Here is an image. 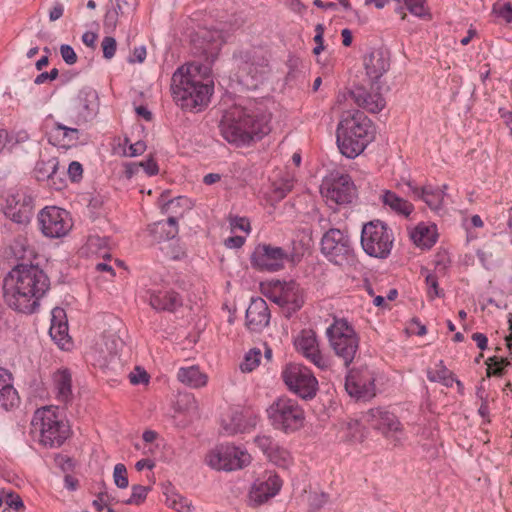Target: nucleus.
<instances>
[{
  "label": "nucleus",
  "mask_w": 512,
  "mask_h": 512,
  "mask_svg": "<svg viewBox=\"0 0 512 512\" xmlns=\"http://www.w3.org/2000/svg\"><path fill=\"white\" fill-rule=\"evenodd\" d=\"M472 339L476 342L479 349L485 350L487 348L488 339L485 334L476 332L472 335Z\"/></svg>",
  "instance_id": "nucleus-63"
},
{
  "label": "nucleus",
  "mask_w": 512,
  "mask_h": 512,
  "mask_svg": "<svg viewBox=\"0 0 512 512\" xmlns=\"http://www.w3.org/2000/svg\"><path fill=\"white\" fill-rule=\"evenodd\" d=\"M171 92L174 102L181 109L199 111L208 105L213 85L201 81L198 65L187 64L173 73Z\"/></svg>",
  "instance_id": "nucleus-3"
},
{
  "label": "nucleus",
  "mask_w": 512,
  "mask_h": 512,
  "mask_svg": "<svg viewBox=\"0 0 512 512\" xmlns=\"http://www.w3.org/2000/svg\"><path fill=\"white\" fill-rule=\"evenodd\" d=\"M288 389L302 399H312L318 390V381L313 373L300 364H289L282 371Z\"/></svg>",
  "instance_id": "nucleus-10"
},
{
  "label": "nucleus",
  "mask_w": 512,
  "mask_h": 512,
  "mask_svg": "<svg viewBox=\"0 0 512 512\" xmlns=\"http://www.w3.org/2000/svg\"><path fill=\"white\" fill-rule=\"evenodd\" d=\"M19 402V396L12 383L9 370L0 367V408L9 410Z\"/></svg>",
  "instance_id": "nucleus-28"
},
{
  "label": "nucleus",
  "mask_w": 512,
  "mask_h": 512,
  "mask_svg": "<svg viewBox=\"0 0 512 512\" xmlns=\"http://www.w3.org/2000/svg\"><path fill=\"white\" fill-rule=\"evenodd\" d=\"M251 461L250 454L233 445H220L206 456L207 464L216 470L232 471L241 469Z\"/></svg>",
  "instance_id": "nucleus-12"
},
{
  "label": "nucleus",
  "mask_w": 512,
  "mask_h": 512,
  "mask_svg": "<svg viewBox=\"0 0 512 512\" xmlns=\"http://www.w3.org/2000/svg\"><path fill=\"white\" fill-rule=\"evenodd\" d=\"M129 380L133 385L146 384L149 382V375L145 369L135 367L129 374Z\"/></svg>",
  "instance_id": "nucleus-49"
},
{
  "label": "nucleus",
  "mask_w": 512,
  "mask_h": 512,
  "mask_svg": "<svg viewBox=\"0 0 512 512\" xmlns=\"http://www.w3.org/2000/svg\"><path fill=\"white\" fill-rule=\"evenodd\" d=\"M177 379L184 385L198 389L206 386L208 377L197 366L182 367L177 372Z\"/></svg>",
  "instance_id": "nucleus-33"
},
{
  "label": "nucleus",
  "mask_w": 512,
  "mask_h": 512,
  "mask_svg": "<svg viewBox=\"0 0 512 512\" xmlns=\"http://www.w3.org/2000/svg\"><path fill=\"white\" fill-rule=\"evenodd\" d=\"M488 369L487 375L491 376V374L496 376H501L503 374V368L505 365H508L509 362L503 358L499 359L496 356L488 359Z\"/></svg>",
  "instance_id": "nucleus-46"
},
{
  "label": "nucleus",
  "mask_w": 512,
  "mask_h": 512,
  "mask_svg": "<svg viewBox=\"0 0 512 512\" xmlns=\"http://www.w3.org/2000/svg\"><path fill=\"white\" fill-rule=\"evenodd\" d=\"M366 75L372 82L377 81L389 68V59L382 51L375 50L364 56Z\"/></svg>",
  "instance_id": "nucleus-27"
},
{
  "label": "nucleus",
  "mask_w": 512,
  "mask_h": 512,
  "mask_svg": "<svg viewBox=\"0 0 512 512\" xmlns=\"http://www.w3.org/2000/svg\"><path fill=\"white\" fill-rule=\"evenodd\" d=\"M427 378L431 382H440L446 387H452L454 382H456L458 386H462L460 381L453 378L451 371L444 365L442 360H440L434 368L428 369Z\"/></svg>",
  "instance_id": "nucleus-38"
},
{
  "label": "nucleus",
  "mask_w": 512,
  "mask_h": 512,
  "mask_svg": "<svg viewBox=\"0 0 512 512\" xmlns=\"http://www.w3.org/2000/svg\"><path fill=\"white\" fill-rule=\"evenodd\" d=\"M219 129L229 143L248 145L271 131V113L254 105H234L223 114Z\"/></svg>",
  "instance_id": "nucleus-2"
},
{
  "label": "nucleus",
  "mask_w": 512,
  "mask_h": 512,
  "mask_svg": "<svg viewBox=\"0 0 512 512\" xmlns=\"http://www.w3.org/2000/svg\"><path fill=\"white\" fill-rule=\"evenodd\" d=\"M301 254L290 253L287 250L270 244H258L251 257V265L259 271L276 272L284 268L286 262L298 263Z\"/></svg>",
  "instance_id": "nucleus-9"
},
{
  "label": "nucleus",
  "mask_w": 512,
  "mask_h": 512,
  "mask_svg": "<svg viewBox=\"0 0 512 512\" xmlns=\"http://www.w3.org/2000/svg\"><path fill=\"white\" fill-rule=\"evenodd\" d=\"M59 71L57 68H53L49 72L40 73L34 80V83L37 85L43 84L46 81H53L58 77Z\"/></svg>",
  "instance_id": "nucleus-57"
},
{
  "label": "nucleus",
  "mask_w": 512,
  "mask_h": 512,
  "mask_svg": "<svg viewBox=\"0 0 512 512\" xmlns=\"http://www.w3.org/2000/svg\"><path fill=\"white\" fill-rule=\"evenodd\" d=\"M412 191L415 196L422 199L432 210H439L442 208L445 193L439 188L431 185L422 188L413 187Z\"/></svg>",
  "instance_id": "nucleus-34"
},
{
  "label": "nucleus",
  "mask_w": 512,
  "mask_h": 512,
  "mask_svg": "<svg viewBox=\"0 0 512 512\" xmlns=\"http://www.w3.org/2000/svg\"><path fill=\"white\" fill-rule=\"evenodd\" d=\"M245 238L242 236H233L225 240V245L228 248H240L244 245Z\"/></svg>",
  "instance_id": "nucleus-62"
},
{
  "label": "nucleus",
  "mask_w": 512,
  "mask_h": 512,
  "mask_svg": "<svg viewBox=\"0 0 512 512\" xmlns=\"http://www.w3.org/2000/svg\"><path fill=\"white\" fill-rule=\"evenodd\" d=\"M59 161L56 157H51L47 160H39L37 161L34 174L38 181L49 182V185L53 187L55 190H60L65 186V183L62 179L57 181V171H58Z\"/></svg>",
  "instance_id": "nucleus-25"
},
{
  "label": "nucleus",
  "mask_w": 512,
  "mask_h": 512,
  "mask_svg": "<svg viewBox=\"0 0 512 512\" xmlns=\"http://www.w3.org/2000/svg\"><path fill=\"white\" fill-rule=\"evenodd\" d=\"M119 152L122 156L125 157H136L142 155L146 150V144L143 141H137L135 143H130L127 137L124 138L122 144H119Z\"/></svg>",
  "instance_id": "nucleus-40"
},
{
  "label": "nucleus",
  "mask_w": 512,
  "mask_h": 512,
  "mask_svg": "<svg viewBox=\"0 0 512 512\" xmlns=\"http://www.w3.org/2000/svg\"><path fill=\"white\" fill-rule=\"evenodd\" d=\"M294 346L297 352L317 368L326 370L329 367V359L321 353L316 334L313 331H301L294 339Z\"/></svg>",
  "instance_id": "nucleus-18"
},
{
  "label": "nucleus",
  "mask_w": 512,
  "mask_h": 512,
  "mask_svg": "<svg viewBox=\"0 0 512 512\" xmlns=\"http://www.w3.org/2000/svg\"><path fill=\"white\" fill-rule=\"evenodd\" d=\"M53 384L56 392V399L67 404L71 401L72 393V374L67 368H60L53 373Z\"/></svg>",
  "instance_id": "nucleus-30"
},
{
  "label": "nucleus",
  "mask_w": 512,
  "mask_h": 512,
  "mask_svg": "<svg viewBox=\"0 0 512 512\" xmlns=\"http://www.w3.org/2000/svg\"><path fill=\"white\" fill-rule=\"evenodd\" d=\"M411 239L419 247L430 248L437 240L436 227L420 223L412 231Z\"/></svg>",
  "instance_id": "nucleus-36"
},
{
  "label": "nucleus",
  "mask_w": 512,
  "mask_h": 512,
  "mask_svg": "<svg viewBox=\"0 0 512 512\" xmlns=\"http://www.w3.org/2000/svg\"><path fill=\"white\" fill-rule=\"evenodd\" d=\"M140 167L143 168L146 174L149 176L156 175L159 172L158 164L153 158L141 161Z\"/></svg>",
  "instance_id": "nucleus-58"
},
{
  "label": "nucleus",
  "mask_w": 512,
  "mask_h": 512,
  "mask_svg": "<svg viewBox=\"0 0 512 512\" xmlns=\"http://www.w3.org/2000/svg\"><path fill=\"white\" fill-rule=\"evenodd\" d=\"M96 40H97V34L94 32L87 31L82 35V41L88 47L93 48L95 46Z\"/></svg>",
  "instance_id": "nucleus-64"
},
{
  "label": "nucleus",
  "mask_w": 512,
  "mask_h": 512,
  "mask_svg": "<svg viewBox=\"0 0 512 512\" xmlns=\"http://www.w3.org/2000/svg\"><path fill=\"white\" fill-rule=\"evenodd\" d=\"M345 389L347 393L357 399H370L375 395L374 379L369 375L365 379L357 373L350 371L346 376Z\"/></svg>",
  "instance_id": "nucleus-23"
},
{
  "label": "nucleus",
  "mask_w": 512,
  "mask_h": 512,
  "mask_svg": "<svg viewBox=\"0 0 512 512\" xmlns=\"http://www.w3.org/2000/svg\"><path fill=\"white\" fill-rule=\"evenodd\" d=\"M51 314L52 318L49 334L55 343L64 349L70 339L68 335V323L66 321L65 311L60 307H56L52 310Z\"/></svg>",
  "instance_id": "nucleus-26"
},
{
  "label": "nucleus",
  "mask_w": 512,
  "mask_h": 512,
  "mask_svg": "<svg viewBox=\"0 0 512 512\" xmlns=\"http://www.w3.org/2000/svg\"><path fill=\"white\" fill-rule=\"evenodd\" d=\"M232 230H241L246 233L250 232V222L245 217L234 216L229 220Z\"/></svg>",
  "instance_id": "nucleus-51"
},
{
  "label": "nucleus",
  "mask_w": 512,
  "mask_h": 512,
  "mask_svg": "<svg viewBox=\"0 0 512 512\" xmlns=\"http://www.w3.org/2000/svg\"><path fill=\"white\" fill-rule=\"evenodd\" d=\"M31 425L40 435V443L49 448L60 447L69 436V426L59 416L57 407L45 406L34 413Z\"/></svg>",
  "instance_id": "nucleus-5"
},
{
  "label": "nucleus",
  "mask_w": 512,
  "mask_h": 512,
  "mask_svg": "<svg viewBox=\"0 0 512 512\" xmlns=\"http://www.w3.org/2000/svg\"><path fill=\"white\" fill-rule=\"evenodd\" d=\"M321 194L330 207L347 205L356 197V188L349 175H340L326 183Z\"/></svg>",
  "instance_id": "nucleus-16"
},
{
  "label": "nucleus",
  "mask_w": 512,
  "mask_h": 512,
  "mask_svg": "<svg viewBox=\"0 0 512 512\" xmlns=\"http://www.w3.org/2000/svg\"><path fill=\"white\" fill-rule=\"evenodd\" d=\"M103 50V57L105 59H111L114 57L117 49V42L114 37L105 36L101 42Z\"/></svg>",
  "instance_id": "nucleus-47"
},
{
  "label": "nucleus",
  "mask_w": 512,
  "mask_h": 512,
  "mask_svg": "<svg viewBox=\"0 0 512 512\" xmlns=\"http://www.w3.org/2000/svg\"><path fill=\"white\" fill-rule=\"evenodd\" d=\"M149 303L157 311L172 312L182 305V299L175 291L158 290L150 292Z\"/></svg>",
  "instance_id": "nucleus-29"
},
{
  "label": "nucleus",
  "mask_w": 512,
  "mask_h": 512,
  "mask_svg": "<svg viewBox=\"0 0 512 512\" xmlns=\"http://www.w3.org/2000/svg\"><path fill=\"white\" fill-rule=\"evenodd\" d=\"M34 198L26 188L11 190L3 207L7 218L17 224L26 225L33 215Z\"/></svg>",
  "instance_id": "nucleus-14"
},
{
  "label": "nucleus",
  "mask_w": 512,
  "mask_h": 512,
  "mask_svg": "<svg viewBox=\"0 0 512 512\" xmlns=\"http://www.w3.org/2000/svg\"><path fill=\"white\" fill-rule=\"evenodd\" d=\"M373 139V124L363 112L356 110L338 124L337 145L341 154L349 159L360 155Z\"/></svg>",
  "instance_id": "nucleus-4"
},
{
  "label": "nucleus",
  "mask_w": 512,
  "mask_h": 512,
  "mask_svg": "<svg viewBox=\"0 0 512 512\" xmlns=\"http://www.w3.org/2000/svg\"><path fill=\"white\" fill-rule=\"evenodd\" d=\"M381 202L385 207L391 211L408 217L414 210V206L408 200L398 196L395 192L385 190L381 194Z\"/></svg>",
  "instance_id": "nucleus-32"
},
{
  "label": "nucleus",
  "mask_w": 512,
  "mask_h": 512,
  "mask_svg": "<svg viewBox=\"0 0 512 512\" xmlns=\"http://www.w3.org/2000/svg\"><path fill=\"white\" fill-rule=\"evenodd\" d=\"M269 298L279 306L286 308L289 313L299 310L304 303L302 289L294 281H276Z\"/></svg>",
  "instance_id": "nucleus-17"
},
{
  "label": "nucleus",
  "mask_w": 512,
  "mask_h": 512,
  "mask_svg": "<svg viewBox=\"0 0 512 512\" xmlns=\"http://www.w3.org/2000/svg\"><path fill=\"white\" fill-rule=\"evenodd\" d=\"M425 282L427 285V295L431 300L436 297L444 296L443 290L439 288L438 278L435 274L427 273L425 276Z\"/></svg>",
  "instance_id": "nucleus-44"
},
{
  "label": "nucleus",
  "mask_w": 512,
  "mask_h": 512,
  "mask_svg": "<svg viewBox=\"0 0 512 512\" xmlns=\"http://www.w3.org/2000/svg\"><path fill=\"white\" fill-rule=\"evenodd\" d=\"M67 173L73 182H78L82 178V165L77 161L71 162L68 166Z\"/></svg>",
  "instance_id": "nucleus-54"
},
{
  "label": "nucleus",
  "mask_w": 512,
  "mask_h": 512,
  "mask_svg": "<svg viewBox=\"0 0 512 512\" xmlns=\"http://www.w3.org/2000/svg\"><path fill=\"white\" fill-rule=\"evenodd\" d=\"M326 335L334 354L345 367H349L359 349V337L354 328L345 319H334Z\"/></svg>",
  "instance_id": "nucleus-7"
},
{
  "label": "nucleus",
  "mask_w": 512,
  "mask_h": 512,
  "mask_svg": "<svg viewBox=\"0 0 512 512\" xmlns=\"http://www.w3.org/2000/svg\"><path fill=\"white\" fill-rule=\"evenodd\" d=\"M149 230L158 241L173 239L178 234L177 220L175 217H169L167 221L153 223Z\"/></svg>",
  "instance_id": "nucleus-37"
},
{
  "label": "nucleus",
  "mask_w": 512,
  "mask_h": 512,
  "mask_svg": "<svg viewBox=\"0 0 512 512\" xmlns=\"http://www.w3.org/2000/svg\"><path fill=\"white\" fill-rule=\"evenodd\" d=\"M38 226L47 238H62L73 227L70 213L57 206H46L37 215Z\"/></svg>",
  "instance_id": "nucleus-11"
},
{
  "label": "nucleus",
  "mask_w": 512,
  "mask_h": 512,
  "mask_svg": "<svg viewBox=\"0 0 512 512\" xmlns=\"http://www.w3.org/2000/svg\"><path fill=\"white\" fill-rule=\"evenodd\" d=\"M272 427L286 434L304 426L305 412L297 400L287 396L276 398L266 409Z\"/></svg>",
  "instance_id": "nucleus-6"
},
{
  "label": "nucleus",
  "mask_w": 512,
  "mask_h": 512,
  "mask_svg": "<svg viewBox=\"0 0 512 512\" xmlns=\"http://www.w3.org/2000/svg\"><path fill=\"white\" fill-rule=\"evenodd\" d=\"M202 54L207 60L213 62L222 47L226 42L224 33L217 29L206 30L202 33Z\"/></svg>",
  "instance_id": "nucleus-31"
},
{
  "label": "nucleus",
  "mask_w": 512,
  "mask_h": 512,
  "mask_svg": "<svg viewBox=\"0 0 512 512\" xmlns=\"http://www.w3.org/2000/svg\"><path fill=\"white\" fill-rule=\"evenodd\" d=\"M350 96L359 107L370 113L380 112L386 105L384 97L379 92L368 91L364 87H356Z\"/></svg>",
  "instance_id": "nucleus-24"
},
{
  "label": "nucleus",
  "mask_w": 512,
  "mask_h": 512,
  "mask_svg": "<svg viewBox=\"0 0 512 512\" xmlns=\"http://www.w3.org/2000/svg\"><path fill=\"white\" fill-rule=\"evenodd\" d=\"M75 115L72 116V122L75 125H82L91 121L98 113L99 99L96 90L92 88H83L77 97Z\"/></svg>",
  "instance_id": "nucleus-19"
},
{
  "label": "nucleus",
  "mask_w": 512,
  "mask_h": 512,
  "mask_svg": "<svg viewBox=\"0 0 512 512\" xmlns=\"http://www.w3.org/2000/svg\"><path fill=\"white\" fill-rule=\"evenodd\" d=\"M64 12V6L61 3H55L49 11V20L56 21L60 19Z\"/></svg>",
  "instance_id": "nucleus-59"
},
{
  "label": "nucleus",
  "mask_w": 512,
  "mask_h": 512,
  "mask_svg": "<svg viewBox=\"0 0 512 512\" xmlns=\"http://www.w3.org/2000/svg\"><path fill=\"white\" fill-rule=\"evenodd\" d=\"M261 351L259 349H251L246 353L244 360L240 363V370L245 373L253 371L260 363Z\"/></svg>",
  "instance_id": "nucleus-42"
},
{
  "label": "nucleus",
  "mask_w": 512,
  "mask_h": 512,
  "mask_svg": "<svg viewBox=\"0 0 512 512\" xmlns=\"http://www.w3.org/2000/svg\"><path fill=\"white\" fill-rule=\"evenodd\" d=\"M363 420L387 439L398 443L402 439V424L397 416L385 408H372L364 413Z\"/></svg>",
  "instance_id": "nucleus-15"
},
{
  "label": "nucleus",
  "mask_w": 512,
  "mask_h": 512,
  "mask_svg": "<svg viewBox=\"0 0 512 512\" xmlns=\"http://www.w3.org/2000/svg\"><path fill=\"white\" fill-rule=\"evenodd\" d=\"M233 421H237L236 427L230 433L244 432L253 428L258 422V416L252 411H245L244 414L235 416Z\"/></svg>",
  "instance_id": "nucleus-39"
},
{
  "label": "nucleus",
  "mask_w": 512,
  "mask_h": 512,
  "mask_svg": "<svg viewBox=\"0 0 512 512\" xmlns=\"http://www.w3.org/2000/svg\"><path fill=\"white\" fill-rule=\"evenodd\" d=\"M321 251L330 262L336 265L348 263L353 258L350 237L339 229L327 231L321 240Z\"/></svg>",
  "instance_id": "nucleus-13"
},
{
  "label": "nucleus",
  "mask_w": 512,
  "mask_h": 512,
  "mask_svg": "<svg viewBox=\"0 0 512 512\" xmlns=\"http://www.w3.org/2000/svg\"><path fill=\"white\" fill-rule=\"evenodd\" d=\"M497 13L505 21L512 23V6L510 3H505L502 7L499 8Z\"/></svg>",
  "instance_id": "nucleus-61"
},
{
  "label": "nucleus",
  "mask_w": 512,
  "mask_h": 512,
  "mask_svg": "<svg viewBox=\"0 0 512 512\" xmlns=\"http://www.w3.org/2000/svg\"><path fill=\"white\" fill-rule=\"evenodd\" d=\"M282 486L279 476L271 474L265 480H256L250 491V500L255 505H261L278 494Z\"/></svg>",
  "instance_id": "nucleus-22"
},
{
  "label": "nucleus",
  "mask_w": 512,
  "mask_h": 512,
  "mask_svg": "<svg viewBox=\"0 0 512 512\" xmlns=\"http://www.w3.org/2000/svg\"><path fill=\"white\" fill-rule=\"evenodd\" d=\"M5 502L9 507L14 508L17 511L24 508V504L21 497L17 493L12 491L6 493Z\"/></svg>",
  "instance_id": "nucleus-53"
},
{
  "label": "nucleus",
  "mask_w": 512,
  "mask_h": 512,
  "mask_svg": "<svg viewBox=\"0 0 512 512\" xmlns=\"http://www.w3.org/2000/svg\"><path fill=\"white\" fill-rule=\"evenodd\" d=\"M60 53H61V56L66 64L73 65L77 62V55H76L74 49L70 45H68V44L61 45Z\"/></svg>",
  "instance_id": "nucleus-52"
},
{
  "label": "nucleus",
  "mask_w": 512,
  "mask_h": 512,
  "mask_svg": "<svg viewBox=\"0 0 512 512\" xmlns=\"http://www.w3.org/2000/svg\"><path fill=\"white\" fill-rule=\"evenodd\" d=\"M328 502V495L325 493H314L309 497L310 510L315 511L322 508Z\"/></svg>",
  "instance_id": "nucleus-50"
},
{
  "label": "nucleus",
  "mask_w": 512,
  "mask_h": 512,
  "mask_svg": "<svg viewBox=\"0 0 512 512\" xmlns=\"http://www.w3.org/2000/svg\"><path fill=\"white\" fill-rule=\"evenodd\" d=\"M166 504L168 507L178 512H191V503L185 497L177 493L167 495Z\"/></svg>",
  "instance_id": "nucleus-41"
},
{
  "label": "nucleus",
  "mask_w": 512,
  "mask_h": 512,
  "mask_svg": "<svg viewBox=\"0 0 512 512\" xmlns=\"http://www.w3.org/2000/svg\"><path fill=\"white\" fill-rule=\"evenodd\" d=\"M119 20L120 18L118 17L117 9L110 8L104 15L103 26L106 30L113 31L116 29Z\"/></svg>",
  "instance_id": "nucleus-48"
},
{
  "label": "nucleus",
  "mask_w": 512,
  "mask_h": 512,
  "mask_svg": "<svg viewBox=\"0 0 512 512\" xmlns=\"http://www.w3.org/2000/svg\"><path fill=\"white\" fill-rule=\"evenodd\" d=\"M113 478L115 485L120 489H125L129 485L127 469L124 464L118 463L114 467Z\"/></svg>",
  "instance_id": "nucleus-45"
},
{
  "label": "nucleus",
  "mask_w": 512,
  "mask_h": 512,
  "mask_svg": "<svg viewBox=\"0 0 512 512\" xmlns=\"http://www.w3.org/2000/svg\"><path fill=\"white\" fill-rule=\"evenodd\" d=\"M254 443L270 462L281 468H288L292 463L290 452L270 435L261 434L254 438Z\"/></svg>",
  "instance_id": "nucleus-20"
},
{
  "label": "nucleus",
  "mask_w": 512,
  "mask_h": 512,
  "mask_svg": "<svg viewBox=\"0 0 512 512\" xmlns=\"http://www.w3.org/2000/svg\"><path fill=\"white\" fill-rule=\"evenodd\" d=\"M49 287V278L42 269L32 264H19L4 278V298L10 308L30 314L39 306V299Z\"/></svg>",
  "instance_id": "nucleus-1"
},
{
  "label": "nucleus",
  "mask_w": 512,
  "mask_h": 512,
  "mask_svg": "<svg viewBox=\"0 0 512 512\" xmlns=\"http://www.w3.org/2000/svg\"><path fill=\"white\" fill-rule=\"evenodd\" d=\"M150 491V487L142 486V485H133L132 493L130 498L125 501L127 505H140L143 503L147 497L148 492Z\"/></svg>",
  "instance_id": "nucleus-43"
},
{
  "label": "nucleus",
  "mask_w": 512,
  "mask_h": 512,
  "mask_svg": "<svg viewBox=\"0 0 512 512\" xmlns=\"http://www.w3.org/2000/svg\"><path fill=\"white\" fill-rule=\"evenodd\" d=\"M146 58V48L145 46H138L133 49V56L130 58V62H138L142 63Z\"/></svg>",
  "instance_id": "nucleus-60"
},
{
  "label": "nucleus",
  "mask_w": 512,
  "mask_h": 512,
  "mask_svg": "<svg viewBox=\"0 0 512 512\" xmlns=\"http://www.w3.org/2000/svg\"><path fill=\"white\" fill-rule=\"evenodd\" d=\"M115 2L121 13H134L138 6V0H115Z\"/></svg>",
  "instance_id": "nucleus-56"
},
{
  "label": "nucleus",
  "mask_w": 512,
  "mask_h": 512,
  "mask_svg": "<svg viewBox=\"0 0 512 512\" xmlns=\"http://www.w3.org/2000/svg\"><path fill=\"white\" fill-rule=\"evenodd\" d=\"M270 322V311L266 301L260 297L252 298L246 310V325L254 332L262 331Z\"/></svg>",
  "instance_id": "nucleus-21"
},
{
  "label": "nucleus",
  "mask_w": 512,
  "mask_h": 512,
  "mask_svg": "<svg viewBox=\"0 0 512 512\" xmlns=\"http://www.w3.org/2000/svg\"><path fill=\"white\" fill-rule=\"evenodd\" d=\"M52 139L57 141L61 146H69L78 141L79 130L55 122L50 131V140Z\"/></svg>",
  "instance_id": "nucleus-35"
},
{
  "label": "nucleus",
  "mask_w": 512,
  "mask_h": 512,
  "mask_svg": "<svg viewBox=\"0 0 512 512\" xmlns=\"http://www.w3.org/2000/svg\"><path fill=\"white\" fill-rule=\"evenodd\" d=\"M393 243V232L386 223L374 220L363 225L361 246L367 255L386 259L391 253Z\"/></svg>",
  "instance_id": "nucleus-8"
},
{
  "label": "nucleus",
  "mask_w": 512,
  "mask_h": 512,
  "mask_svg": "<svg viewBox=\"0 0 512 512\" xmlns=\"http://www.w3.org/2000/svg\"><path fill=\"white\" fill-rule=\"evenodd\" d=\"M476 254L485 269H490L494 266L495 261L491 252L479 249L477 250Z\"/></svg>",
  "instance_id": "nucleus-55"
}]
</instances>
